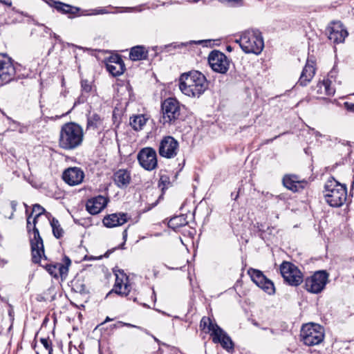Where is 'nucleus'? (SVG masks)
I'll return each instance as SVG.
<instances>
[{"label":"nucleus","mask_w":354,"mask_h":354,"mask_svg":"<svg viewBox=\"0 0 354 354\" xmlns=\"http://www.w3.org/2000/svg\"><path fill=\"white\" fill-rule=\"evenodd\" d=\"M179 88L185 95L199 97L208 88L205 76L198 71L183 73L179 78Z\"/></svg>","instance_id":"obj_1"},{"label":"nucleus","mask_w":354,"mask_h":354,"mask_svg":"<svg viewBox=\"0 0 354 354\" xmlns=\"http://www.w3.org/2000/svg\"><path fill=\"white\" fill-rule=\"evenodd\" d=\"M83 138V129L80 125L67 122L60 129L59 146L65 150L75 149L82 145Z\"/></svg>","instance_id":"obj_2"},{"label":"nucleus","mask_w":354,"mask_h":354,"mask_svg":"<svg viewBox=\"0 0 354 354\" xmlns=\"http://www.w3.org/2000/svg\"><path fill=\"white\" fill-rule=\"evenodd\" d=\"M324 195L326 203L331 207H341L347 198V189L345 185L330 177L324 185Z\"/></svg>","instance_id":"obj_3"},{"label":"nucleus","mask_w":354,"mask_h":354,"mask_svg":"<svg viewBox=\"0 0 354 354\" xmlns=\"http://www.w3.org/2000/svg\"><path fill=\"white\" fill-rule=\"evenodd\" d=\"M245 53L259 55L264 47L261 32L259 30H248L242 32L239 39H236Z\"/></svg>","instance_id":"obj_4"},{"label":"nucleus","mask_w":354,"mask_h":354,"mask_svg":"<svg viewBox=\"0 0 354 354\" xmlns=\"http://www.w3.org/2000/svg\"><path fill=\"white\" fill-rule=\"evenodd\" d=\"M200 327L205 333L210 334L214 343H220L222 347L227 351L233 349L234 345L231 338L209 317H203Z\"/></svg>","instance_id":"obj_5"},{"label":"nucleus","mask_w":354,"mask_h":354,"mask_svg":"<svg viewBox=\"0 0 354 354\" xmlns=\"http://www.w3.org/2000/svg\"><path fill=\"white\" fill-rule=\"evenodd\" d=\"M36 218H34L32 223H31L30 216H28L27 230L30 236L32 259L34 263H37L41 261L42 257L45 256L43 240L39 234L38 229L36 227Z\"/></svg>","instance_id":"obj_6"},{"label":"nucleus","mask_w":354,"mask_h":354,"mask_svg":"<svg viewBox=\"0 0 354 354\" xmlns=\"http://www.w3.org/2000/svg\"><path fill=\"white\" fill-rule=\"evenodd\" d=\"M301 341L308 346H313L321 344L324 339V328L313 323L304 324L300 331Z\"/></svg>","instance_id":"obj_7"},{"label":"nucleus","mask_w":354,"mask_h":354,"mask_svg":"<svg viewBox=\"0 0 354 354\" xmlns=\"http://www.w3.org/2000/svg\"><path fill=\"white\" fill-rule=\"evenodd\" d=\"M163 124H174L179 119L181 109L180 103L174 98L169 97L164 100L161 105Z\"/></svg>","instance_id":"obj_8"},{"label":"nucleus","mask_w":354,"mask_h":354,"mask_svg":"<svg viewBox=\"0 0 354 354\" xmlns=\"http://www.w3.org/2000/svg\"><path fill=\"white\" fill-rule=\"evenodd\" d=\"M280 272L284 281L292 286H297L303 281V274L293 263L283 261L280 266Z\"/></svg>","instance_id":"obj_9"},{"label":"nucleus","mask_w":354,"mask_h":354,"mask_svg":"<svg viewBox=\"0 0 354 354\" xmlns=\"http://www.w3.org/2000/svg\"><path fill=\"white\" fill-rule=\"evenodd\" d=\"M328 274L324 270L315 272L305 280L306 290L314 294L321 292L328 282Z\"/></svg>","instance_id":"obj_10"},{"label":"nucleus","mask_w":354,"mask_h":354,"mask_svg":"<svg viewBox=\"0 0 354 354\" xmlns=\"http://www.w3.org/2000/svg\"><path fill=\"white\" fill-rule=\"evenodd\" d=\"M179 152V142L171 136H164L158 145V153L167 159L174 158Z\"/></svg>","instance_id":"obj_11"},{"label":"nucleus","mask_w":354,"mask_h":354,"mask_svg":"<svg viewBox=\"0 0 354 354\" xmlns=\"http://www.w3.org/2000/svg\"><path fill=\"white\" fill-rule=\"evenodd\" d=\"M208 62L213 71L222 74L227 73L230 63L227 56L218 50H213L209 53Z\"/></svg>","instance_id":"obj_12"},{"label":"nucleus","mask_w":354,"mask_h":354,"mask_svg":"<svg viewBox=\"0 0 354 354\" xmlns=\"http://www.w3.org/2000/svg\"><path fill=\"white\" fill-rule=\"evenodd\" d=\"M139 164L147 171H152L157 167V154L154 149L145 147L142 149L137 156Z\"/></svg>","instance_id":"obj_13"},{"label":"nucleus","mask_w":354,"mask_h":354,"mask_svg":"<svg viewBox=\"0 0 354 354\" xmlns=\"http://www.w3.org/2000/svg\"><path fill=\"white\" fill-rule=\"evenodd\" d=\"M252 281L261 289L268 295H272L275 292L274 283L268 279L261 271L250 268L248 271Z\"/></svg>","instance_id":"obj_14"},{"label":"nucleus","mask_w":354,"mask_h":354,"mask_svg":"<svg viewBox=\"0 0 354 354\" xmlns=\"http://www.w3.org/2000/svg\"><path fill=\"white\" fill-rule=\"evenodd\" d=\"M15 74L12 59L6 54H0V80L8 83L15 78Z\"/></svg>","instance_id":"obj_15"},{"label":"nucleus","mask_w":354,"mask_h":354,"mask_svg":"<svg viewBox=\"0 0 354 354\" xmlns=\"http://www.w3.org/2000/svg\"><path fill=\"white\" fill-rule=\"evenodd\" d=\"M62 178L68 185L75 186L83 182L84 173L80 167H69L63 172Z\"/></svg>","instance_id":"obj_16"},{"label":"nucleus","mask_w":354,"mask_h":354,"mask_svg":"<svg viewBox=\"0 0 354 354\" xmlns=\"http://www.w3.org/2000/svg\"><path fill=\"white\" fill-rule=\"evenodd\" d=\"M64 263H57L55 264H48L46 266V270L48 272L54 277L58 278H65L68 272V267L71 263V259L68 257H64Z\"/></svg>","instance_id":"obj_17"},{"label":"nucleus","mask_w":354,"mask_h":354,"mask_svg":"<svg viewBox=\"0 0 354 354\" xmlns=\"http://www.w3.org/2000/svg\"><path fill=\"white\" fill-rule=\"evenodd\" d=\"M328 39L335 44L344 42L345 38L348 36V32L344 28L340 22L333 23L328 28Z\"/></svg>","instance_id":"obj_18"},{"label":"nucleus","mask_w":354,"mask_h":354,"mask_svg":"<svg viewBox=\"0 0 354 354\" xmlns=\"http://www.w3.org/2000/svg\"><path fill=\"white\" fill-rule=\"evenodd\" d=\"M107 203V198L100 195L88 200L86 203V209L91 214H97L104 209Z\"/></svg>","instance_id":"obj_19"},{"label":"nucleus","mask_w":354,"mask_h":354,"mask_svg":"<svg viewBox=\"0 0 354 354\" xmlns=\"http://www.w3.org/2000/svg\"><path fill=\"white\" fill-rule=\"evenodd\" d=\"M131 290V285L129 283V278L126 274H121V277L116 274L115 283L111 292L121 296H127Z\"/></svg>","instance_id":"obj_20"},{"label":"nucleus","mask_w":354,"mask_h":354,"mask_svg":"<svg viewBox=\"0 0 354 354\" xmlns=\"http://www.w3.org/2000/svg\"><path fill=\"white\" fill-rule=\"evenodd\" d=\"M341 84V81L337 80V71L333 68L328 74L327 78L323 80L321 86H324V92L328 96L333 95L335 93V84Z\"/></svg>","instance_id":"obj_21"},{"label":"nucleus","mask_w":354,"mask_h":354,"mask_svg":"<svg viewBox=\"0 0 354 354\" xmlns=\"http://www.w3.org/2000/svg\"><path fill=\"white\" fill-rule=\"evenodd\" d=\"M128 221L127 214L125 213H114L106 216L103 218V224L106 227H115L122 225Z\"/></svg>","instance_id":"obj_22"},{"label":"nucleus","mask_w":354,"mask_h":354,"mask_svg":"<svg viewBox=\"0 0 354 354\" xmlns=\"http://www.w3.org/2000/svg\"><path fill=\"white\" fill-rule=\"evenodd\" d=\"M283 184L287 189L292 192H298L304 188L306 182L300 180L296 175H286L283 178Z\"/></svg>","instance_id":"obj_23"},{"label":"nucleus","mask_w":354,"mask_h":354,"mask_svg":"<svg viewBox=\"0 0 354 354\" xmlns=\"http://www.w3.org/2000/svg\"><path fill=\"white\" fill-rule=\"evenodd\" d=\"M107 71L114 77L122 75L124 70V64L120 57H112L106 64Z\"/></svg>","instance_id":"obj_24"},{"label":"nucleus","mask_w":354,"mask_h":354,"mask_svg":"<svg viewBox=\"0 0 354 354\" xmlns=\"http://www.w3.org/2000/svg\"><path fill=\"white\" fill-rule=\"evenodd\" d=\"M315 74V68L314 67V62H310V61L308 60L301 72L297 84L303 86H306L311 81Z\"/></svg>","instance_id":"obj_25"},{"label":"nucleus","mask_w":354,"mask_h":354,"mask_svg":"<svg viewBox=\"0 0 354 354\" xmlns=\"http://www.w3.org/2000/svg\"><path fill=\"white\" fill-rule=\"evenodd\" d=\"M46 2L50 7L55 8L58 12L63 14L75 15L80 10V8H78L73 7L69 4H66L61 1L48 0Z\"/></svg>","instance_id":"obj_26"},{"label":"nucleus","mask_w":354,"mask_h":354,"mask_svg":"<svg viewBox=\"0 0 354 354\" xmlns=\"http://www.w3.org/2000/svg\"><path fill=\"white\" fill-rule=\"evenodd\" d=\"M113 180L118 187L125 188L131 181L130 173L127 169H119L114 174Z\"/></svg>","instance_id":"obj_27"},{"label":"nucleus","mask_w":354,"mask_h":354,"mask_svg":"<svg viewBox=\"0 0 354 354\" xmlns=\"http://www.w3.org/2000/svg\"><path fill=\"white\" fill-rule=\"evenodd\" d=\"M148 57V50L144 46H136L130 50L129 57L133 61L146 59Z\"/></svg>","instance_id":"obj_28"},{"label":"nucleus","mask_w":354,"mask_h":354,"mask_svg":"<svg viewBox=\"0 0 354 354\" xmlns=\"http://www.w3.org/2000/svg\"><path fill=\"white\" fill-rule=\"evenodd\" d=\"M193 43H196V41H190L189 42H187V43H176V42H174V43H171L169 44L161 46H154L153 48V50H155L156 52V53H162V52H169L174 49L180 48L183 46H187L189 44H193Z\"/></svg>","instance_id":"obj_29"},{"label":"nucleus","mask_w":354,"mask_h":354,"mask_svg":"<svg viewBox=\"0 0 354 354\" xmlns=\"http://www.w3.org/2000/svg\"><path fill=\"white\" fill-rule=\"evenodd\" d=\"M147 120L144 115H135L130 118V125L135 131H140L146 124Z\"/></svg>","instance_id":"obj_30"},{"label":"nucleus","mask_w":354,"mask_h":354,"mask_svg":"<svg viewBox=\"0 0 354 354\" xmlns=\"http://www.w3.org/2000/svg\"><path fill=\"white\" fill-rule=\"evenodd\" d=\"M101 124V119L100 117L96 114L93 113L88 116L87 118V129H93L95 130L97 129Z\"/></svg>","instance_id":"obj_31"},{"label":"nucleus","mask_w":354,"mask_h":354,"mask_svg":"<svg viewBox=\"0 0 354 354\" xmlns=\"http://www.w3.org/2000/svg\"><path fill=\"white\" fill-rule=\"evenodd\" d=\"M50 224L52 230H53V235L57 239L61 238L64 234V230L62 228L59 221L57 219H56L55 218H53L50 221Z\"/></svg>","instance_id":"obj_32"},{"label":"nucleus","mask_w":354,"mask_h":354,"mask_svg":"<svg viewBox=\"0 0 354 354\" xmlns=\"http://www.w3.org/2000/svg\"><path fill=\"white\" fill-rule=\"evenodd\" d=\"M183 218L180 216H175L171 218L168 222V226L174 230H178L179 227L184 225Z\"/></svg>","instance_id":"obj_33"},{"label":"nucleus","mask_w":354,"mask_h":354,"mask_svg":"<svg viewBox=\"0 0 354 354\" xmlns=\"http://www.w3.org/2000/svg\"><path fill=\"white\" fill-rule=\"evenodd\" d=\"M44 212H45V209L44 207H42L39 204H35L33 205L32 211L29 216H30V218H31L32 216L34 214H35L34 218H36V220H37L38 217L40 216Z\"/></svg>","instance_id":"obj_34"},{"label":"nucleus","mask_w":354,"mask_h":354,"mask_svg":"<svg viewBox=\"0 0 354 354\" xmlns=\"http://www.w3.org/2000/svg\"><path fill=\"white\" fill-rule=\"evenodd\" d=\"M169 184V178L167 175H161L158 182V187L162 189V191L166 189Z\"/></svg>","instance_id":"obj_35"},{"label":"nucleus","mask_w":354,"mask_h":354,"mask_svg":"<svg viewBox=\"0 0 354 354\" xmlns=\"http://www.w3.org/2000/svg\"><path fill=\"white\" fill-rule=\"evenodd\" d=\"M81 86L83 93H88L92 90V86L90 82L86 80H82L81 81Z\"/></svg>","instance_id":"obj_36"},{"label":"nucleus","mask_w":354,"mask_h":354,"mask_svg":"<svg viewBox=\"0 0 354 354\" xmlns=\"http://www.w3.org/2000/svg\"><path fill=\"white\" fill-rule=\"evenodd\" d=\"M40 342L44 347L48 351V354H53L51 341L48 338H41Z\"/></svg>","instance_id":"obj_37"},{"label":"nucleus","mask_w":354,"mask_h":354,"mask_svg":"<svg viewBox=\"0 0 354 354\" xmlns=\"http://www.w3.org/2000/svg\"><path fill=\"white\" fill-rule=\"evenodd\" d=\"M8 120L10 121V129L12 131H16L18 129L19 126H20V123L12 120L10 118L8 117Z\"/></svg>","instance_id":"obj_38"},{"label":"nucleus","mask_w":354,"mask_h":354,"mask_svg":"<svg viewBox=\"0 0 354 354\" xmlns=\"http://www.w3.org/2000/svg\"><path fill=\"white\" fill-rule=\"evenodd\" d=\"M222 3H227L230 6H234L235 5H242V0H222L221 1Z\"/></svg>","instance_id":"obj_39"},{"label":"nucleus","mask_w":354,"mask_h":354,"mask_svg":"<svg viewBox=\"0 0 354 354\" xmlns=\"http://www.w3.org/2000/svg\"><path fill=\"white\" fill-rule=\"evenodd\" d=\"M323 84V81L322 82H319L317 84V86H316V88H317V93L319 95H327L325 92H324V86H321V84Z\"/></svg>","instance_id":"obj_40"},{"label":"nucleus","mask_w":354,"mask_h":354,"mask_svg":"<svg viewBox=\"0 0 354 354\" xmlns=\"http://www.w3.org/2000/svg\"><path fill=\"white\" fill-rule=\"evenodd\" d=\"M107 13H109V12L106 8H97L93 10L91 15H103Z\"/></svg>","instance_id":"obj_41"},{"label":"nucleus","mask_w":354,"mask_h":354,"mask_svg":"<svg viewBox=\"0 0 354 354\" xmlns=\"http://www.w3.org/2000/svg\"><path fill=\"white\" fill-rule=\"evenodd\" d=\"M344 106L347 111L354 112V103L346 102L344 103Z\"/></svg>","instance_id":"obj_42"},{"label":"nucleus","mask_w":354,"mask_h":354,"mask_svg":"<svg viewBox=\"0 0 354 354\" xmlns=\"http://www.w3.org/2000/svg\"><path fill=\"white\" fill-rule=\"evenodd\" d=\"M20 133H26L28 131V129L26 126L21 125L20 124V126H19V128L17 129Z\"/></svg>","instance_id":"obj_43"},{"label":"nucleus","mask_w":354,"mask_h":354,"mask_svg":"<svg viewBox=\"0 0 354 354\" xmlns=\"http://www.w3.org/2000/svg\"><path fill=\"white\" fill-rule=\"evenodd\" d=\"M121 323L122 324V325L126 326L127 327L136 328L140 329V330H143V328H142L141 327L136 326V325H133V324H131L122 323V322H121Z\"/></svg>","instance_id":"obj_44"},{"label":"nucleus","mask_w":354,"mask_h":354,"mask_svg":"<svg viewBox=\"0 0 354 354\" xmlns=\"http://www.w3.org/2000/svg\"><path fill=\"white\" fill-rule=\"evenodd\" d=\"M1 3H3L6 6H12V1L11 0H1L0 1Z\"/></svg>","instance_id":"obj_45"},{"label":"nucleus","mask_w":354,"mask_h":354,"mask_svg":"<svg viewBox=\"0 0 354 354\" xmlns=\"http://www.w3.org/2000/svg\"><path fill=\"white\" fill-rule=\"evenodd\" d=\"M10 205L12 207V209H13V211H15L16 210V207L17 205V203L16 201H11L10 203Z\"/></svg>","instance_id":"obj_46"},{"label":"nucleus","mask_w":354,"mask_h":354,"mask_svg":"<svg viewBox=\"0 0 354 354\" xmlns=\"http://www.w3.org/2000/svg\"><path fill=\"white\" fill-rule=\"evenodd\" d=\"M12 10L20 14L22 16L28 17V15L26 13H24V12H19L15 9V8H12Z\"/></svg>","instance_id":"obj_47"},{"label":"nucleus","mask_w":354,"mask_h":354,"mask_svg":"<svg viewBox=\"0 0 354 354\" xmlns=\"http://www.w3.org/2000/svg\"><path fill=\"white\" fill-rule=\"evenodd\" d=\"M314 134H315V136L316 138H319V137H326V136L322 135V134L320 132H319V131H315Z\"/></svg>","instance_id":"obj_48"},{"label":"nucleus","mask_w":354,"mask_h":354,"mask_svg":"<svg viewBox=\"0 0 354 354\" xmlns=\"http://www.w3.org/2000/svg\"><path fill=\"white\" fill-rule=\"evenodd\" d=\"M124 9L125 10L126 12H129V11L134 10L133 8H130V7L124 8Z\"/></svg>","instance_id":"obj_49"},{"label":"nucleus","mask_w":354,"mask_h":354,"mask_svg":"<svg viewBox=\"0 0 354 354\" xmlns=\"http://www.w3.org/2000/svg\"><path fill=\"white\" fill-rule=\"evenodd\" d=\"M127 236V230H124V232H123V238L124 239H126Z\"/></svg>","instance_id":"obj_50"},{"label":"nucleus","mask_w":354,"mask_h":354,"mask_svg":"<svg viewBox=\"0 0 354 354\" xmlns=\"http://www.w3.org/2000/svg\"><path fill=\"white\" fill-rule=\"evenodd\" d=\"M111 320H113V319H111V318H110V317H106V318L105 319L104 322L103 323H102V324H104V323H106V322H109V321H111Z\"/></svg>","instance_id":"obj_51"},{"label":"nucleus","mask_w":354,"mask_h":354,"mask_svg":"<svg viewBox=\"0 0 354 354\" xmlns=\"http://www.w3.org/2000/svg\"><path fill=\"white\" fill-rule=\"evenodd\" d=\"M53 37L56 39L59 40V36L57 35L55 33L53 34Z\"/></svg>","instance_id":"obj_52"},{"label":"nucleus","mask_w":354,"mask_h":354,"mask_svg":"<svg viewBox=\"0 0 354 354\" xmlns=\"http://www.w3.org/2000/svg\"><path fill=\"white\" fill-rule=\"evenodd\" d=\"M12 22H13V23H16V22H22V20H17V19L15 20V19H13V20H12Z\"/></svg>","instance_id":"obj_53"},{"label":"nucleus","mask_w":354,"mask_h":354,"mask_svg":"<svg viewBox=\"0 0 354 354\" xmlns=\"http://www.w3.org/2000/svg\"><path fill=\"white\" fill-rule=\"evenodd\" d=\"M238 196H239V194H236L235 195V196L234 197V200H236V198H238Z\"/></svg>","instance_id":"obj_54"},{"label":"nucleus","mask_w":354,"mask_h":354,"mask_svg":"<svg viewBox=\"0 0 354 354\" xmlns=\"http://www.w3.org/2000/svg\"><path fill=\"white\" fill-rule=\"evenodd\" d=\"M231 196H232V197H234V196H235V194H234L233 193H232V194H231Z\"/></svg>","instance_id":"obj_55"},{"label":"nucleus","mask_w":354,"mask_h":354,"mask_svg":"<svg viewBox=\"0 0 354 354\" xmlns=\"http://www.w3.org/2000/svg\"><path fill=\"white\" fill-rule=\"evenodd\" d=\"M231 196H232V197H234V196H235V194H234L233 193H232V194H231Z\"/></svg>","instance_id":"obj_56"},{"label":"nucleus","mask_w":354,"mask_h":354,"mask_svg":"<svg viewBox=\"0 0 354 354\" xmlns=\"http://www.w3.org/2000/svg\"><path fill=\"white\" fill-rule=\"evenodd\" d=\"M227 50H231V48H230V46H229V47H227Z\"/></svg>","instance_id":"obj_57"}]
</instances>
